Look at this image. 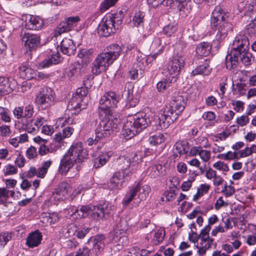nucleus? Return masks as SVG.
Listing matches in <instances>:
<instances>
[{
    "label": "nucleus",
    "instance_id": "nucleus-1",
    "mask_svg": "<svg viewBox=\"0 0 256 256\" xmlns=\"http://www.w3.org/2000/svg\"><path fill=\"white\" fill-rule=\"evenodd\" d=\"M88 156V151L84 148L82 142L73 144L60 160L59 172L62 175H65L76 164V170L74 176L77 174L80 169V164L86 159Z\"/></svg>",
    "mask_w": 256,
    "mask_h": 256
},
{
    "label": "nucleus",
    "instance_id": "nucleus-2",
    "mask_svg": "<svg viewBox=\"0 0 256 256\" xmlns=\"http://www.w3.org/2000/svg\"><path fill=\"white\" fill-rule=\"evenodd\" d=\"M88 156V151L84 148L82 142L73 144L60 160L59 172L62 175H65L76 164V170L74 176L77 174L80 169V164L86 159Z\"/></svg>",
    "mask_w": 256,
    "mask_h": 256
},
{
    "label": "nucleus",
    "instance_id": "nucleus-3",
    "mask_svg": "<svg viewBox=\"0 0 256 256\" xmlns=\"http://www.w3.org/2000/svg\"><path fill=\"white\" fill-rule=\"evenodd\" d=\"M186 98L182 96L178 95L174 97L168 106L161 110L159 116V125L162 129H166L176 120L180 114L184 109Z\"/></svg>",
    "mask_w": 256,
    "mask_h": 256
},
{
    "label": "nucleus",
    "instance_id": "nucleus-4",
    "mask_svg": "<svg viewBox=\"0 0 256 256\" xmlns=\"http://www.w3.org/2000/svg\"><path fill=\"white\" fill-rule=\"evenodd\" d=\"M150 122V118L145 112H137L132 116H128L126 122L124 125L122 134L126 138H130L146 128Z\"/></svg>",
    "mask_w": 256,
    "mask_h": 256
},
{
    "label": "nucleus",
    "instance_id": "nucleus-5",
    "mask_svg": "<svg viewBox=\"0 0 256 256\" xmlns=\"http://www.w3.org/2000/svg\"><path fill=\"white\" fill-rule=\"evenodd\" d=\"M120 12L116 14H107L101 20L98 28V33L100 36H108L114 33L122 22Z\"/></svg>",
    "mask_w": 256,
    "mask_h": 256
},
{
    "label": "nucleus",
    "instance_id": "nucleus-6",
    "mask_svg": "<svg viewBox=\"0 0 256 256\" xmlns=\"http://www.w3.org/2000/svg\"><path fill=\"white\" fill-rule=\"evenodd\" d=\"M112 114H106L103 116H101L102 120L96 129L98 138H107L115 129L117 128L120 122Z\"/></svg>",
    "mask_w": 256,
    "mask_h": 256
},
{
    "label": "nucleus",
    "instance_id": "nucleus-7",
    "mask_svg": "<svg viewBox=\"0 0 256 256\" xmlns=\"http://www.w3.org/2000/svg\"><path fill=\"white\" fill-rule=\"evenodd\" d=\"M119 98V96L113 92H109L104 94L100 100V116H103L106 114H113V110L117 106Z\"/></svg>",
    "mask_w": 256,
    "mask_h": 256
},
{
    "label": "nucleus",
    "instance_id": "nucleus-8",
    "mask_svg": "<svg viewBox=\"0 0 256 256\" xmlns=\"http://www.w3.org/2000/svg\"><path fill=\"white\" fill-rule=\"evenodd\" d=\"M185 59L182 56H175L164 66L163 74L167 78L171 79V82L176 81V77L179 74L184 64Z\"/></svg>",
    "mask_w": 256,
    "mask_h": 256
},
{
    "label": "nucleus",
    "instance_id": "nucleus-9",
    "mask_svg": "<svg viewBox=\"0 0 256 256\" xmlns=\"http://www.w3.org/2000/svg\"><path fill=\"white\" fill-rule=\"evenodd\" d=\"M240 52H234L233 56H226V66L228 69L234 68L239 61H241L245 66L250 65L254 61V58L252 54L248 52V50Z\"/></svg>",
    "mask_w": 256,
    "mask_h": 256
},
{
    "label": "nucleus",
    "instance_id": "nucleus-10",
    "mask_svg": "<svg viewBox=\"0 0 256 256\" xmlns=\"http://www.w3.org/2000/svg\"><path fill=\"white\" fill-rule=\"evenodd\" d=\"M114 62V60L106 52L100 53L93 62L92 68V74L98 75L106 71Z\"/></svg>",
    "mask_w": 256,
    "mask_h": 256
},
{
    "label": "nucleus",
    "instance_id": "nucleus-11",
    "mask_svg": "<svg viewBox=\"0 0 256 256\" xmlns=\"http://www.w3.org/2000/svg\"><path fill=\"white\" fill-rule=\"evenodd\" d=\"M54 90L50 88H46L38 93L35 101L42 108L46 109L54 104Z\"/></svg>",
    "mask_w": 256,
    "mask_h": 256
},
{
    "label": "nucleus",
    "instance_id": "nucleus-12",
    "mask_svg": "<svg viewBox=\"0 0 256 256\" xmlns=\"http://www.w3.org/2000/svg\"><path fill=\"white\" fill-rule=\"evenodd\" d=\"M211 227L207 225L205 226L201 230L199 235L200 242L198 244L197 248L198 249V253L200 255H204L206 254V250L209 249L212 244L214 239L210 238L209 236V232Z\"/></svg>",
    "mask_w": 256,
    "mask_h": 256
},
{
    "label": "nucleus",
    "instance_id": "nucleus-13",
    "mask_svg": "<svg viewBox=\"0 0 256 256\" xmlns=\"http://www.w3.org/2000/svg\"><path fill=\"white\" fill-rule=\"evenodd\" d=\"M87 90L84 88H82L77 90L76 94L69 104L72 108L79 112L81 110L84 109L88 104L86 98Z\"/></svg>",
    "mask_w": 256,
    "mask_h": 256
},
{
    "label": "nucleus",
    "instance_id": "nucleus-14",
    "mask_svg": "<svg viewBox=\"0 0 256 256\" xmlns=\"http://www.w3.org/2000/svg\"><path fill=\"white\" fill-rule=\"evenodd\" d=\"M79 21V17L76 16L70 17L66 20L60 22L53 32L54 36L57 38L60 36L62 34L70 30L77 25Z\"/></svg>",
    "mask_w": 256,
    "mask_h": 256
},
{
    "label": "nucleus",
    "instance_id": "nucleus-15",
    "mask_svg": "<svg viewBox=\"0 0 256 256\" xmlns=\"http://www.w3.org/2000/svg\"><path fill=\"white\" fill-rule=\"evenodd\" d=\"M72 188L67 182H62L58 188L52 192L50 200L54 203L62 201L68 196Z\"/></svg>",
    "mask_w": 256,
    "mask_h": 256
},
{
    "label": "nucleus",
    "instance_id": "nucleus-16",
    "mask_svg": "<svg viewBox=\"0 0 256 256\" xmlns=\"http://www.w3.org/2000/svg\"><path fill=\"white\" fill-rule=\"evenodd\" d=\"M249 42L248 38L244 36H236L232 44V50L228 56H233L234 52H245L248 50Z\"/></svg>",
    "mask_w": 256,
    "mask_h": 256
},
{
    "label": "nucleus",
    "instance_id": "nucleus-17",
    "mask_svg": "<svg viewBox=\"0 0 256 256\" xmlns=\"http://www.w3.org/2000/svg\"><path fill=\"white\" fill-rule=\"evenodd\" d=\"M44 118L38 116L36 118L28 119L23 124V128L29 133H36L44 124Z\"/></svg>",
    "mask_w": 256,
    "mask_h": 256
},
{
    "label": "nucleus",
    "instance_id": "nucleus-18",
    "mask_svg": "<svg viewBox=\"0 0 256 256\" xmlns=\"http://www.w3.org/2000/svg\"><path fill=\"white\" fill-rule=\"evenodd\" d=\"M130 172L118 171L116 172L110 180L109 186L112 190L120 188L124 180V179L130 174Z\"/></svg>",
    "mask_w": 256,
    "mask_h": 256
},
{
    "label": "nucleus",
    "instance_id": "nucleus-19",
    "mask_svg": "<svg viewBox=\"0 0 256 256\" xmlns=\"http://www.w3.org/2000/svg\"><path fill=\"white\" fill-rule=\"evenodd\" d=\"M86 70V64H81L79 62H76L70 66L66 72V75L69 78L78 77L85 74Z\"/></svg>",
    "mask_w": 256,
    "mask_h": 256
},
{
    "label": "nucleus",
    "instance_id": "nucleus-20",
    "mask_svg": "<svg viewBox=\"0 0 256 256\" xmlns=\"http://www.w3.org/2000/svg\"><path fill=\"white\" fill-rule=\"evenodd\" d=\"M226 16L222 11L220 6H216L215 8L212 12L210 25L212 28L214 29V27H216L218 24H220L222 22L226 20Z\"/></svg>",
    "mask_w": 256,
    "mask_h": 256
},
{
    "label": "nucleus",
    "instance_id": "nucleus-21",
    "mask_svg": "<svg viewBox=\"0 0 256 256\" xmlns=\"http://www.w3.org/2000/svg\"><path fill=\"white\" fill-rule=\"evenodd\" d=\"M214 28L217 30L218 32L216 36V40L220 42L223 40L226 36L228 32L232 29V25L227 21L222 22Z\"/></svg>",
    "mask_w": 256,
    "mask_h": 256
},
{
    "label": "nucleus",
    "instance_id": "nucleus-22",
    "mask_svg": "<svg viewBox=\"0 0 256 256\" xmlns=\"http://www.w3.org/2000/svg\"><path fill=\"white\" fill-rule=\"evenodd\" d=\"M25 22L26 28L32 30H38L44 25V22L40 17L32 15L26 16Z\"/></svg>",
    "mask_w": 256,
    "mask_h": 256
},
{
    "label": "nucleus",
    "instance_id": "nucleus-23",
    "mask_svg": "<svg viewBox=\"0 0 256 256\" xmlns=\"http://www.w3.org/2000/svg\"><path fill=\"white\" fill-rule=\"evenodd\" d=\"M22 42L30 50L36 48L40 42V38L38 36L29 33L25 34L22 37Z\"/></svg>",
    "mask_w": 256,
    "mask_h": 256
},
{
    "label": "nucleus",
    "instance_id": "nucleus-24",
    "mask_svg": "<svg viewBox=\"0 0 256 256\" xmlns=\"http://www.w3.org/2000/svg\"><path fill=\"white\" fill-rule=\"evenodd\" d=\"M144 60H137L129 72L130 76L132 80L138 79L144 72Z\"/></svg>",
    "mask_w": 256,
    "mask_h": 256
},
{
    "label": "nucleus",
    "instance_id": "nucleus-25",
    "mask_svg": "<svg viewBox=\"0 0 256 256\" xmlns=\"http://www.w3.org/2000/svg\"><path fill=\"white\" fill-rule=\"evenodd\" d=\"M134 188L136 189V192L138 193V199L136 206H137L141 200L146 199L148 196L150 192V188L148 184H143L142 183L138 182L135 186H134Z\"/></svg>",
    "mask_w": 256,
    "mask_h": 256
},
{
    "label": "nucleus",
    "instance_id": "nucleus-26",
    "mask_svg": "<svg viewBox=\"0 0 256 256\" xmlns=\"http://www.w3.org/2000/svg\"><path fill=\"white\" fill-rule=\"evenodd\" d=\"M60 46L61 52L64 54L68 56L74 54L76 49L73 40L68 38H64L61 42Z\"/></svg>",
    "mask_w": 256,
    "mask_h": 256
},
{
    "label": "nucleus",
    "instance_id": "nucleus-27",
    "mask_svg": "<svg viewBox=\"0 0 256 256\" xmlns=\"http://www.w3.org/2000/svg\"><path fill=\"white\" fill-rule=\"evenodd\" d=\"M148 172L152 178H157L166 174L164 166L160 164H155L148 168Z\"/></svg>",
    "mask_w": 256,
    "mask_h": 256
},
{
    "label": "nucleus",
    "instance_id": "nucleus-28",
    "mask_svg": "<svg viewBox=\"0 0 256 256\" xmlns=\"http://www.w3.org/2000/svg\"><path fill=\"white\" fill-rule=\"evenodd\" d=\"M130 165V159L128 158L125 156H119L114 161V166L116 168H120L121 170V172H130L128 170Z\"/></svg>",
    "mask_w": 256,
    "mask_h": 256
},
{
    "label": "nucleus",
    "instance_id": "nucleus-29",
    "mask_svg": "<svg viewBox=\"0 0 256 256\" xmlns=\"http://www.w3.org/2000/svg\"><path fill=\"white\" fill-rule=\"evenodd\" d=\"M16 82L12 80L10 82L8 78L0 77V88H2L4 94L10 93L14 89Z\"/></svg>",
    "mask_w": 256,
    "mask_h": 256
},
{
    "label": "nucleus",
    "instance_id": "nucleus-30",
    "mask_svg": "<svg viewBox=\"0 0 256 256\" xmlns=\"http://www.w3.org/2000/svg\"><path fill=\"white\" fill-rule=\"evenodd\" d=\"M112 155L113 152H100L94 160V166L96 168H98L104 166Z\"/></svg>",
    "mask_w": 256,
    "mask_h": 256
},
{
    "label": "nucleus",
    "instance_id": "nucleus-31",
    "mask_svg": "<svg viewBox=\"0 0 256 256\" xmlns=\"http://www.w3.org/2000/svg\"><path fill=\"white\" fill-rule=\"evenodd\" d=\"M42 240V236L38 231H35L29 234L26 238V244L29 248L38 246Z\"/></svg>",
    "mask_w": 256,
    "mask_h": 256
},
{
    "label": "nucleus",
    "instance_id": "nucleus-32",
    "mask_svg": "<svg viewBox=\"0 0 256 256\" xmlns=\"http://www.w3.org/2000/svg\"><path fill=\"white\" fill-rule=\"evenodd\" d=\"M88 206V217L94 219L102 218H104V214L102 212L103 208L102 205L89 206Z\"/></svg>",
    "mask_w": 256,
    "mask_h": 256
},
{
    "label": "nucleus",
    "instance_id": "nucleus-33",
    "mask_svg": "<svg viewBox=\"0 0 256 256\" xmlns=\"http://www.w3.org/2000/svg\"><path fill=\"white\" fill-rule=\"evenodd\" d=\"M71 211L72 213L70 214V216L74 219H80L86 216L88 217V206H81L79 210L73 207Z\"/></svg>",
    "mask_w": 256,
    "mask_h": 256
},
{
    "label": "nucleus",
    "instance_id": "nucleus-34",
    "mask_svg": "<svg viewBox=\"0 0 256 256\" xmlns=\"http://www.w3.org/2000/svg\"><path fill=\"white\" fill-rule=\"evenodd\" d=\"M212 46L208 42L200 43L196 48V53L201 56H206L210 53Z\"/></svg>",
    "mask_w": 256,
    "mask_h": 256
},
{
    "label": "nucleus",
    "instance_id": "nucleus-35",
    "mask_svg": "<svg viewBox=\"0 0 256 256\" xmlns=\"http://www.w3.org/2000/svg\"><path fill=\"white\" fill-rule=\"evenodd\" d=\"M94 52L93 49L84 48L81 50L78 54V56L82 60L81 64H86L87 65L90 61Z\"/></svg>",
    "mask_w": 256,
    "mask_h": 256
},
{
    "label": "nucleus",
    "instance_id": "nucleus-36",
    "mask_svg": "<svg viewBox=\"0 0 256 256\" xmlns=\"http://www.w3.org/2000/svg\"><path fill=\"white\" fill-rule=\"evenodd\" d=\"M20 74L24 78L31 80L36 76L34 70L31 68L27 66L26 64H23L20 67Z\"/></svg>",
    "mask_w": 256,
    "mask_h": 256
},
{
    "label": "nucleus",
    "instance_id": "nucleus-37",
    "mask_svg": "<svg viewBox=\"0 0 256 256\" xmlns=\"http://www.w3.org/2000/svg\"><path fill=\"white\" fill-rule=\"evenodd\" d=\"M210 72V68L208 61L206 60L204 64L200 65L192 71V76L198 74L208 75Z\"/></svg>",
    "mask_w": 256,
    "mask_h": 256
},
{
    "label": "nucleus",
    "instance_id": "nucleus-38",
    "mask_svg": "<svg viewBox=\"0 0 256 256\" xmlns=\"http://www.w3.org/2000/svg\"><path fill=\"white\" fill-rule=\"evenodd\" d=\"M104 236L103 235H97L94 238V250L96 254L100 253L104 248Z\"/></svg>",
    "mask_w": 256,
    "mask_h": 256
},
{
    "label": "nucleus",
    "instance_id": "nucleus-39",
    "mask_svg": "<svg viewBox=\"0 0 256 256\" xmlns=\"http://www.w3.org/2000/svg\"><path fill=\"white\" fill-rule=\"evenodd\" d=\"M138 194L136 189L133 186L126 194L122 200L123 204L127 206L133 200H136L138 198Z\"/></svg>",
    "mask_w": 256,
    "mask_h": 256
},
{
    "label": "nucleus",
    "instance_id": "nucleus-40",
    "mask_svg": "<svg viewBox=\"0 0 256 256\" xmlns=\"http://www.w3.org/2000/svg\"><path fill=\"white\" fill-rule=\"evenodd\" d=\"M166 133L158 134L150 136L148 138L149 142L153 146H156L164 142L166 138Z\"/></svg>",
    "mask_w": 256,
    "mask_h": 256
},
{
    "label": "nucleus",
    "instance_id": "nucleus-41",
    "mask_svg": "<svg viewBox=\"0 0 256 256\" xmlns=\"http://www.w3.org/2000/svg\"><path fill=\"white\" fill-rule=\"evenodd\" d=\"M108 50L106 52L108 54L110 57L115 60L120 54L121 48L118 44H112L109 46Z\"/></svg>",
    "mask_w": 256,
    "mask_h": 256
},
{
    "label": "nucleus",
    "instance_id": "nucleus-42",
    "mask_svg": "<svg viewBox=\"0 0 256 256\" xmlns=\"http://www.w3.org/2000/svg\"><path fill=\"white\" fill-rule=\"evenodd\" d=\"M34 113V106L32 105H28L24 108V116L21 120L22 124L28 120V119H31Z\"/></svg>",
    "mask_w": 256,
    "mask_h": 256
},
{
    "label": "nucleus",
    "instance_id": "nucleus-43",
    "mask_svg": "<svg viewBox=\"0 0 256 256\" xmlns=\"http://www.w3.org/2000/svg\"><path fill=\"white\" fill-rule=\"evenodd\" d=\"M144 12L141 11L136 12L132 18L133 24L136 26L142 24L144 23Z\"/></svg>",
    "mask_w": 256,
    "mask_h": 256
},
{
    "label": "nucleus",
    "instance_id": "nucleus-44",
    "mask_svg": "<svg viewBox=\"0 0 256 256\" xmlns=\"http://www.w3.org/2000/svg\"><path fill=\"white\" fill-rule=\"evenodd\" d=\"M76 232V227L70 224L66 226V228H63L62 232L65 238H68L74 235Z\"/></svg>",
    "mask_w": 256,
    "mask_h": 256
},
{
    "label": "nucleus",
    "instance_id": "nucleus-45",
    "mask_svg": "<svg viewBox=\"0 0 256 256\" xmlns=\"http://www.w3.org/2000/svg\"><path fill=\"white\" fill-rule=\"evenodd\" d=\"M103 208L102 212L104 214V218L106 216L113 214L116 210V206L112 204H108L106 205H102Z\"/></svg>",
    "mask_w": 256,
    "mask_h": 256
},
{
    "label": "nucleus",
    "instance_id": "nucleus-46",
    "mask_svg": "<svg viewBox=\"0 0 256 256\" xmlns=\"http://www.w3.org/2000/svg\"><path fill=\"white\" fill-rule=\"evenodd\" d=\"M212 166L214 168L222 171V172H227L229 170V168L228 164L222 161H218L214 162Z\"/></svg>",
    "mask_w": 256,
    "mask_h": 256
},
{
    "label": "nucleus",
    "instance_id": "nucleus-47",
    "mask_svg": "<svg viewBox=\"0 0 256 256\" xmlns=\"http://www.w3.org/2000/svg\"><path fill=\"white\" fill-rule=\"evenodd\" d=\"M11 236L8 232L0 233V248H4L6 243L10 240Z\"/></svg>",
    "mask_w": 256,
    "mask_h": 256
},
{
    "label": "nucleus",
    "instance_id": "nucleus-48",
    "mask_svg": "<svg viewBox=\"0 0 256 256\" xmlns=\"http://www.w3.org/2000/svg\"><path fill=\"white\" fill-rule=\"evenodd\" d=\"M231 104L233 106V109L238 112H242L244 110V104L242 101L232 100Z\"/></svg>",
    "mask_w": 256,
    "mask_h": 256
},
{
    "label": "nucleus",
    "instance_id": "nucleus-49",
    "mask_svg": "<svg viewBox=\"0 0 256 256\" xmlns=\"http://www.w3.org/2000/svg\"><path fill=\"white\" fill-rule=\"evenodd\" d=\"M171 79L167 78L159 82L157 84V88L159 92H163L166 88L170 86V84L172 82H170Z\"/></svg>",
    "mask_w": 256,
    "mask_h": 256
},
{
    "label": "nucleus",
    "instance_id": "nucleus-50",
    "mask_svg": "<svg viewBox=\"0 0 256 256\" xmlns=\"http://www.w3.org/2000/svg\"><path fill=\"white\" fill-rule=\"evenodd\" d=\"M118 0H104L101 4L100 9L102 11H105L112 6H114Z\"/></svg>",
    "mask_w": 256,
    "mask_h": 256
},
{
    "label": "nucleus",
    "instance_id": "nucleus-51",
    "mask_svg": "<svg viewBox=\"0 0 256 256\" xmlns=\"http://www.w3.org/2000/svg\"><path fill=\"white\" fill-rule=\"evenodd\" d=\"M199 156L202 162H208L210 159L211 152L210 150H203L201 148Z\"/></svg>",
    "mask_w": 256,
    "mask_h": 256
},
{
    "label": "nucleus",
    "instance_id": "nucleus-52",
    "mask_svg": "<svg viewBox=\"0 0 256 256\" xmlns=\"http://www.w3.org/2000/svg\"><path fill=\"white\" fill-rule=\"evenodd\" d=\"M250 118L246 114H243L238 116L236 118V122L238 126H246L249 122Z\"/></svg>",
    "mask_w": 256,
    "mask_h": 256
},
{
    "label": "nucleus",
    "instance_id": "nucleus-53",
    "mask_svg": "<svg viewBox=\"0 0 256 256\" xmlns=\"http://www.w3.org/2000/svg\"><path fill=\"white\" fill-rule=\"evenodd\" d=\"M177 27L175 23L170 24L164 28V32L166 34L170 36L176 30Z\"/></svg>",
    "mask_w": 256,
    "mask_h": 256
},
{
    "label": "nucleus",
    "instance_id": "nucleus-54",
    "mask_svg": "<svg viewBox=\"0 0 256 256\" xmlns=\"http://www.w3.org/2000/svg\"><path fill=\"white\" fill-rule=\"evenodd\" d=\"M164 236V230L162 229H160L156 230L154 235V240L155 243L158 244L162 242Z\"/></svg>",
    "mask_w": 256,
    "mask_h": 256
},
{
    "label": "nucleus",
    "instance_id": "nucleus-55",
    "mask_svg": "<svg viewBox=\"0 0 256 256\" xmlns=\"http://www.w3.org/2000/svg\"><path fill=\"white\" fill-rule=\"evenodd\" d=\"M18 172V169L13 165H7L4 170V176L13 175Z\"/></svg>",
    "mask_w": 256,
    "mask_h": 256
},
{
    "label": "nucleus",
    "instance_id": "nucleus-56",
    "mask_svg": "<svg viewBox=\"0 0 256 256\" xmlns=\"http://www.w3.org/2000/svg\"><path fill=\"white\" fill-rule=\"evenodd\" d=\"M55 149L49 148L46 144L40 146L38 148V152L40 156H44L49 152L52 153L55 152Z\"/></svg>",
    "mask_w": 256,
    "mask_h": 256
},
{
    "label": "nucleus",
    "instance_id": "nucleus-57",
    "mask_svg": "<svg viewBox=\"0 0 256 256\" xmlns=\"http://www.w3.org/2000/svg\"><path fill=\"white\" fill-rule=\"evenodd\" d=\"M11 130L10 126L6 125H0V136L8 137L10 136Z\"/></svg>",
    "mask_w": 256,
    "mask_h": 256
},
{
    "label": "nucleus",
    "instance_id": "nucleus-58",
    "mask_svg": "<svg viewBox=\"0 0 256 256\" xmlns=\"http://www.w3.org/2000/svg\"><path fill=\"white\" fill-rule=\"evenodd\" d=\"M26 156L29 159H33L37 156L36 148L32 146L28 148L26 151Z\"/></svg>",
    "mask_w": 256,
    "mask_h": 256
},
{
    "label": "nucleus",
    "instance_id": "nucleus-59",
    "mask_svg": "<svg viewBox=\"0 0 256 256\" xmlns=\"http://www.w3.org/2000/svg\"><path fill=\"white\" fill-rule=\"evenodd\" d=\"M58 64V61L56 60H51L50 58L46 59L43 60L39 64V67L42 68H48L52 64Z\"/></svg>",
    "mask_w": 256,
    "mask_h": 256
},
{
    "label": "nucleus",
    "instance_id": "nucleus-60",
    "mask_svg": "<svg viewBox=\"0 0 256 256\" xmlns=\"http://www.w3.org/2000/svg\"><path fill=\"white\" fill-rule=\"evenodd\" d=\"M234 192L235 190L234 187L231 185L225 186L224 188L222 190V192L226 197H229L232 196L234 193Z\"/></svg>",
    "mask_w": 256,
    "mask_h": 256
},
{
    "label": "nucleus",
    "instance_id": "nucleus-61",
    "mask_svg": "<svg viewBox=\"0 0 256 256\" xmlns=\"http://www.w3.org/2000/svg\"><path fill=\"white\" fill-rule=\"evenodd\" d=\"M198 144L200 145L198 146H200L201 148H209L210 146V144L208 142V139L202 136L198 140Z\"/></svg>",
    "mask_w": 256,
    "mask_h": 256
},
{
    "label": "nucleus",
    "instance_id": "nucleus-62",
    "mask_svg": "<svg viewBox=\"0 0 256 256\" xmlns=\"http://www.w3.org/2000/svg\"><path fill=\"white\" fill-rule=\"evenodd\" d=\"M122 96H124L126 101L130 103V105L132 106H134L135 104H134L131 103L132 101V91L128 89V90H124V92L122 93Z\"/></svg>",
    "mask_w": 256,
    "mask_h": 256
},
{
    "label": "nucleus",
    "instance_id": "nucleus-63",
    "mask_svg": "<svg viewBox=\"0 0 256 256\" xmlns=\"http://www.w3.org/2000/svg\"><path fill=\"white\" fill-rule=\"evenodd\" d=\"M174 153H178L180 156H181L184 153L185 148L181 142H177L174 145Z\"/></svg>",
    "mask_w": 256,
    "mask_h": 256
},
{
    "label": "nucleus",
    "instance_id": "nucleus-64",
    "mask_svg": "<svg viewBox=\"0 0 256 256\" xmlns=\"http://www.w3.org/2000/svg\"><path fill=\"white\" fill-rule=\"evenodd\" d=\"M90 250L86 247H83L78 249L75 256H89Z\"/></svg>",
    "mask_w": 256,
    "mask_h": 256
}]
</instances>
